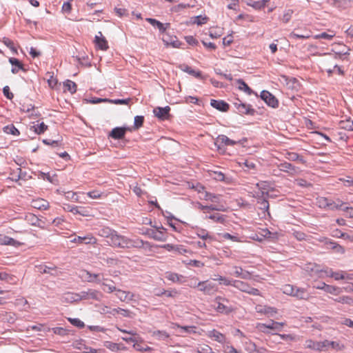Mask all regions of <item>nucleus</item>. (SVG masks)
<instances>
[{"instance_id":"nucleus-2","label":"nucleus","mask_w":353,"mask_h":353,"mask_svg":"<svg viewBox=\"0 0 353 353\" xmlns=\"http://www.w3.org/2000/svg\"><path fill=\"white\" fill-rule=\"evenodd\" d=\"M262 183H257L256 185L259 189V191L256 192L253 196L256 199V205L258 208L263 213L267 212L270 215L269 207L270 204L268 202L269 194L268 192H264L265 188L262 186Z\"/></svg>"},{"instance_id":"nucleus-45","label":"nucleus","mask_w":353,"mask_h":353,"mask_svg":"<svg viewBox=\"0 0 353 353\" xmlns=\"http://www.w3.org/2000/svg\"><path fill=\"white\" fill-rule=\"evenodd\" d=\"M153 336L156 337L158 340H166L170 337V335L165 331L157 330L153 332Z\"/></svg>"},{"instance_id":"nucleus-6","label":"nucleus","mask_w":353,"mask_h":353,"mask_svg":"<svg viewBox=\"0 0 353 353\" xmlns=\"http://www.w3.org/2000/svg\"><path fill=\"white\" fill-rule=\"evenodd\" d=\"M81 300H96L101 301L103 296V294L94 289H89L88 291H82L80 292Z\"/></svg>"},{"instance_id":"nucleus-27","label":"nucleus","mask_w":353,"mask_h":353,"mask_svg":"<svg viewBox=\"0 0 353 353\" xmlns=\"http://www.w3.org/2000/svg\"><path fill=\"white\" fill-rule=\"evenodd\" d=\"M64 210L65 211L72 212L74 214H79L83 216H87L88 215L87 211L84 210L81 207L74 206L68 204L65 205V207H64Z\"/></svg>"},{"instance_id":"nucleus-57","label":"nucleus","mask_w":353,"mask_h":353,"mask_svg":"<svg viewBox=\"0 0 353 353\" xmlns=\"http://www.w3.org/2000/svg\"><path fill=\"white\" fill-rule=\"evenodd\" d=\"M176 326L181 330L183 332L187 333H196V327L195 326H181L179 325H176Z\"/></svg>"},{"instance_id":"nucleus-44","label":"nucleus","mask_w":353,"mask_h":353,"mask_svg":"<svg viewBox=\"0 0 353 353\" xmlns=\"http://www.w3.org/2000/svg\"><path fill=\"white\" fill-rule=\"evenodd\" d=\"M99 312L102 314H110L112 316H115L117 310L116 308L111 309L108 306L101 305L99 307Z\"/></svg>"},{"instance_id":"nucleus-59","label":"nucleus","mask_w":353,"mask_h":353,"mask_svg":"<svg viewBox=\"0 0 353 353\" xmlns=\"http://www.w3.org/2000/svg\"><path fill=\"white\" fill-rule=\"evenodd\" d=\"M247 4L256 10H261L263 8V3L260 2V1H256L250 0L249 2L247 3Z\"/></svg>"},{"instance_id":"nucleus-15","label":"nucleus","mask_w":353,"mask_h":353,"mask_svg":"<svg viewBox=\"0 0 353 353\" xmlns=\"http://www.w3.org/2000/svg\"><path fill=\"white\" fill-rule=\"evenodd\" d=\"M70 241L79 244H94L97 240L92 234H88L84 236H75Z\"/></svg>"},{"instance_id":"nucleus-39","label":"nucleus","mask_w":353,"mask_h":353,"mask_svg":"<svg viewBox=\"0 0 353 353\" xmlns=\"http://www.w3.org/2000/svg\"><path fill=\"white\" fill-rule=\"evenodd\" d=\"M334 301L337 303L353 305V298L350 296H339L338 298L334 299Z\"/></svg>"},{"instance_id":"nucleus-13","label":"nucleus","mask_w":353,"mask_h":353,"mask_svg":"<svg viewBox=\"0 0 353 353\" xmlns=\"http://www.w3.org/2000/svg\"><path fill=\"white\" fill-rule=\"evenodd\" d=\"M326 344H328L327 340H325L323 341H314L312 340H307L305 341V347L307 348L316 351H322L325 350Z\"/></svg>"},{"instance_id":"nucleus-25","label":"nucleus","mask_w":353,"mask_h":353,"mask_svg":"<svg viewBox=\"0 0 353 353\" xmlns=\"http://www.w3.org/2000/svg\"><path fill=\"white\" fill-rule=\"evenodd\" d=\"M81 300L80 292H66L63 296V301L65 303H74L78 302Z\"/></svg>"},{"instance_id":"nucleus-56","label":"nucleus","mask_w":353,"mask_h":353,"mask_svg":"<svg viewBox=\"0 0 353 353\" xmlns=\"http://www.w3.org/2000/svg\"><path fill=\"white\" fill-rule=\"evenodd\" d=\"M116 310H117L116 314H120L123 316H125V317H129V318L132 317V312L128 310H125V309L118 307V308H116Z\"/></svg>"},{"instance_id":"nucleus-20","label":"nucleus","mask_w":353,"mask_h":353,"mask_svg":"<svg viewBox=\"0 0 353 353\" xmlns=\"http://www.w3.org/2000/svg\"><path fill=\"white\" fill-rule=\"evenodd\" d=\"M103 282L101 281L102 290L107 293H112L117 290V288L114 285V282L108 279H102Z\"/></svg>"},{"instance_id":"nucleus-32","label":"nucleus","mask_w":353,"mask_h":353,"mask_svg":"<svg viewBox=\"0 0 353 353\" xmlns=\"http://www.w3.org/2000/svg\"><path fill=\"white\" fill-rule=\"evenodd\" d=\"M208 336L210 338H213L215 341L219 343H224L225 340V336L216 330H213L209 332Z\"/></svg>"},{"instance_id":"nucleus-37","label":"nucleus","mask_w":353,"mask_h":353,"mask_svg":"<svg viewBox=\"0 0 353 353\" xmlns=\"http://www.w3.org/2000/svg\"><path fill=\"white\" fill-rule=\"evenodd\" d=\"M37 268L38 270V272H40L41 274H50L52 275H55L54 273H51L50 271L51 270L55 271L57 269V267L55 265L48 266V265H40L39 266H37Z\"/></svg>"},{"instance_id":"nucleus-49","label":"nucleus","mask_w":353,"mask_h":353,"mask_svg":"<svg viewBox=\"0 0 353 353\" xmlns=\"http://www.w3.org/2000/svg\"><path fill=\"white\" fill-rule=\"evenodd\" d=\"M199 208L203 210L204 212H209L210 210H222L221 208H217V206L215 205H203L201 203H199Z\"/></svg>"},{"instance_id":"nucleus-50","label":"nucleus","mask_w":353,"mask_h":353,"mask_svg":"<svg viewBox=\"0 0 353 353\" xmlns=\"http://www.w3.org/2000/svg\"><path fill=\"white\" fill-rule=\"evenodd\" d=\"M33 128H34V132L37 134H41L43 133L46 130H47L48 125H46L43 122H42L39 124L34 125Z\"/></svg>"},{"instance_id":"nucleus-30","label":"nucleus","mask_w":353,"mask_h":353,"mask_svg":"<svg viewBox=\"0 0 353 353\" xmlns=\"http://www.w3.org/2000/svg\"><path fill=\"white\" fill-rule=\"evenodd\" d=\"M285 158L291 161H299L301 163H305V160L304 158L296 152H287L285 154Z\"/></svg>"},{"instance_id":"nucleus-60","label":"nucleus","mask_w":353,"mask_h":353,"mask_svg":"<svg viewBox=\"0 0 353 353\" xmlns=\"http://www.w3.org/2000/svg\"><path fill=\"white\" fill-rule=\"evenodd\" d=\"M52 330L54 334L57 335L65 336L67 334V330L63 327H53Z\"/></svg>"},{"instance_id":"nucleus-10","label":"nucleus","mask_w":353,"mask_h":353,"mask_svg":"<svg viewBox=\"0 0 353 353\" xmlns=\"http://www.w3.org/2000/svg\"><path fill=\"white\" fill-rule=\"evenodd\" d=\"M241 141H234L229 139L227 136L224 134L219 135L214 142L215 146L217 148L218 150H221V145L223 144L225 145H234L237 143H241Z\"/></svg>"},{"instance_id":"nucleus-5","label":"nucleus","mask_w":353,"mask_h":353,"mask_svg":"<svg viewBox=\"0 0 353 353\" xmlns=\"http://www.w3.org/2000/svg\"><path fill=\"white\" fill-rule=\"evenodd\" d=\"M308 271L317 274L320 278H324L325 276H332V270L329 268H321L320 265L317 264H309L307 268Z\"/></svg>"},{"instance_id":"nucleus-21","label":"nucleus","mask_w":353,"mask_h":353,"mask_svg":"<svg viewBox=\"0 0 353 353\" xmlns=\"http://www.w3.org/2000/svg\"><path fill=\"white\" fill-rule=\"evenodd\" d=\"M147 234L152 239L159 241H165L166 240V236L164 232L161 230H148Z\"/></svg>"},{"instance_id":"nucleus-34","label":"nucleus","mask_w":353,"mask_h":353,"mask_svg":"<svg viewBox=\"0 0 353 353\" xmlns=\"http://www.w3.org/2000/svg\"><path fill=\"white\" fill-rule=\"evenodd\" d=\"M238 88L244 91L248 94L250 95L254 93V91L248 85V84L241 79L236 80Z\"/></svg>"},{"instance_id":"nucleus-24","label":"nucleus","mask_w":353,"mask_h":353,"mask_svg":"<svg viewBox=\"0 0 353 353\" xmlns=\"http://www.w3.org/2000/svg\"><path fill=\"white\" fill-rule=\"evenodd\" d=\"M146 21H148L154 27H157L161 33H164L166 29L170 26V24L168 23L163 24L158 20L152 18H147Z\"/></svg>"},{"instance_id":"nucleus-36","label":"nucleus","mask_w":353,"mask_h":353,"mask_svg":"<svg viewBox=\"0 0 353 353\" xmlns=\"http://www.w3.org/2000/svg\"><path fill=\"white\" fill-rule=\"evenodd\" d=\"M181 70L187 72L188 74L192 75L196 78H201V72L200 71H195L191 67L188 65H182L180 67Z\"/></svg>"},{"instance_id":"nucleus-26","label":"nucleus","mask_w":353,"mask_h":353,"mask_svg":"<svg viewBox=\"0 0 353 353\" xmlns=\"http://www.w3.org/2000/svg\"><path fill=\"white\" fill-rule=\"evenodd\" d=\"M278 168L281 171L287 172L290 174H293L296 172V168L294 165L285 161L278 165Z\"/></svg>"},{"instance_id":"nucleus-18","label":"nucleus","mask_w":353,"mask_h":353,"mask_svg":"<svg viewBox=\"0 0 353 353\" xmlns=\"http://www.w3.org/2000/svg\"><path fill=\"white\" fill-rule=\"evenodd\" d=\"M116 232L117 231L109 227H103L99 230L98 234L101 237L108 239V241H111Z\"/></svg>"},{"instance_id":"nucleus-28","label":"nucleus","mask_w":353,"mask_h":353,"mask_svg":"<svg viewBox=\"0 0 353 353\" xmlns=\"http://www.w3.org/2000/svg\"><path fill=\"white\" fill-rule=\"evenodd\" d=\"M9 62L14 67H12L11 69V72L13 74H17L19 72V70H22L26 71L23 68V63L17 58L11 57L9 59Z\"/></svg>"},{"instance_id":"nucleus-62","label":"nucleus","mask_w":353,"mask_h":353,"mask_svg":"<svg viewBox=\"0 0 353 353\" xmlns=\"http://www.w3.org/2000/svg\"><path fill=\"white\" fill-rule=\"evenodd\" d=\"M198 353H210L212 352V348L208 345H200L197 347Z\"/></svg>"},{"instance_id":"nucleus-46","label":"nucleus","mask_w":353,"mask_h":353,"mask_svg":"<svg viewBox=\"0 0 353 353\" xmlns=\"http://www.w3.org/2000/svg\"><path fill=\"white\" fill-rule=\"evenodd\" d=\"M34 207L39 210H47L49 208V203L43 199L35 201Z\"/></svg>"},{"instance_id":"nucleus-53","label":"nucleus","mask_w":353,"mask_h":353,"mask_svg":"<svg viewBox=\"0 0 353 353\" xmlns=\"http://www.w3.org/2000/svg\"><path fill=\"white\" fill-rule=\"evenodd\" d=\"M294 288L295 286L288 284L283 286L282 290L284 294L293 296L294 294Z\"/></svg>"},{"instance_id":"nucleus-35","label":"nucleus","mask_w":353,"mask_h":353,"mask_svg":"<svg viewBox=\"0 0 353 353\" xmlns=\"http://www.w3.org/2000/svg\"><path fill=\"white\" fill-rule=\"evenodd\" d=\"M292 296H295L299 299H307L309 298V294L304 288L295 287L294 294Z\"/></svg>"},{"instance_id":"nucleus-43","label":"nucleus","mask_w":353,"mask_h":353,"mask_svg":"<svg viewBox=\"0 0 353 353\" xmlns=\"http://www.w3.org/2000/svg\"><path fill=\"white\" fill-rule=\"evenodd\" d=\"M3 132L8 134H12L14 136L19 134V131L13 124L8 125L3 127Z\"/></svg>"},{"instance_id":"nucleus-12","label":"nucleus","mask_w":353,"mask_h":353,"mask_svg":"<svg viewBox=\"0 0 353 353\" xmlns=\"http://www.w3.org/2000/svg\"><path fill=\"white\" fill-rule=\"evenodd\" d=\"M132 128L129 127H117L112 130L109 134V137L114 139H121L124 138L127 131H132Z\"/></svg>"},{"instance_id":"nucleus-29","label":"nucleus","mask_w":353,"mask_h":353,"mask_svg":"<svg viewBox=\"0 0 353 353\" xmlns=\"http://www.w3.org/2000/svg\"><path fill=\"white\" fill-rule=\"evenodd\" d=\"M115 292H117L116 296L121 301H132L134 299V294L130 292L123 291L120 289H117Z\"/></svg>"},{"instance_id":"nucleus-64","label":"nucleus","mask_w":353,"mask_h":353,"mask_svg":"<svg viewBox=\"0 0 353 353\" xmlns=\"http://www.w3.org/2000/svg\"><path fill=\"white\" fill-rule=\"evenodd\" d=\"M341 128H345L348 130H353V121L350 120H347L345 122L342 121L341 123Z\"/></svg>"},{"instance_id":"nucleus-63","label":"nucleus","mask_w":353,"mask_h":353,"mask_svg":"<svg viewBox=\"0 0 353 353\" xmlns=\"http://www.w3.org/2000/svg\"><path fill=\"white\" fill-rule=\"evenodd\" d=\"M205 199L211 201L212 202H217L219 196L214 194L206 192L205 194Z\"/></svg>"},{"instance_id":"nucleus-51","label":"nucleus","mask_w":353,"mask_h":353,"mask_svg":"<svg viewBox=\"0 0 353 353\" xmlns=\"http://www.w3.org/2000/svg\"><path fill=\"white\" fill-rule=\"evenodd\" d=\"M293 13L294 11L291 9L285 10L283 14V17H281L282 21L285 23H288L290 21Z\"/></svg>"},{"instance_id":"nucleus-47","label":"nucleus","mask_w":353,"mask_h":353,"mask_svg":"<svg viewBox=\"0 0 353 353\" xmlns=\"http://www.w3.org/2000/svg\"><path fill=\"white\" fill-rule=\"evenodd\" d=\"M213 280L219 281L220 284H223L225 285L232 286V282H234V280L229 279L226 277L222 276H217L216 278H214Z\"/></svg>"},{"instance_id":"nucleus-7","label":"nucleus","mask_w":353,"mask_h":353,"mask_svg":"<svg viewBox=\"0 0 353 353\" xmlns=\"http://www.w3.org/2000/svg\"><path fill=\"white\" fill-rule=\"evenodd\" d=\"M283 325L284 323H279L274 321H270V322L268 323H259L257 328L263 332H266L267 329L275 331H281Z\"/></svg>"},{"instance_id":"nucleus-11","label":"nucleus","mask_w":353,"mask_h":353,"mask_svg":"<svg viewBox=\"0 0 353 353\" xmlns=\"http://www.w3.org/2000/svg\"><path fill=\"white\" fill-rule=\"evenodd\" d=\"M235 108L238 110L239 114L254 115L255 113L254 109L252 108L251 105L244 103L240 100L234 103Z\"/></svg>"},{"instance_id":"nucleus-23","label":"nucleus","mask_w":353,"mask_h":353,"mask_svg":"<svg viewBox=\"0 0 353 353\" xmlns=\"http://www.w3.org/2000/svg\"><path fill=\"white\" fill-rule=\"evenodd\" d=\"M0 245H12L14 247H17L21 245V243L17 240L6 236L5 234H0Z\"/></svg>"},{"instance_id":"nucleus-1","label":"nucleus","mask_w":353,"mask_h":353,"mask_svg":"<svg viewBox=\"0 0 353 353\" xmlns=\"http://www.w3.org/2000/svg\"><path fill=\"white\" fill-rule=\"evenodd\" d=\"M108 244L113 248H141L144 245H149L147 241L137 238L134 239H129L127 236L120 235L117 232L111 241H108Z\"/></svg>"},{"instance_id":"nucleus-4","label":"nucleus","mask_w":353,"mask_h":353,"mask_svg":"<svg viewBox=\"0 0 353 353\" xmlns=\"http://www.w3.org/2000/svg\"><path fill=\"white\" fill-rule=\"evenodd\" d=\"M232 286L241 292H246L249 294L254 296H259L260 292L258 289L251 287L248 283L239 281L234 280L232 282Z\"/></svg>"},{"instance_id":"nucleus-19","label":"nucleus","mask_w":353,"mask_h":353,"mask_svg":"<svg viewBox=\"0 0 353 353\" xmlns=\"http://www.w3.org/2000/svg\"><path fill=\"white\" fill-rule=\"evenodd\" d=\"M351 2L352 0H328L330 5L340 10H345L350 7Z\"/></svg>"},{"instance_id":"nucleus-41","label":"nucleus","mask_w":353,"mask_h":353,"mask_svg":"<svg viewBox=\"0 0 353 353\" xmlns=\"http://www.w3.org/2000/svg\"><path fill=\"white\" fill-rule=\"evenodd\" d=\"M63 86L66 88L68 91H69L71 94H74L77 92V84L71 81V80H66L63 83Z\"/></svg>"},{"instance_id":"nucleus-48","label":"nucleus","mask_w":353,"mask_h":353,"mask_svg":"<svg viewBox=\"0 0 353 353\" xmlns=\"http://www.w3.org/2000/svg\"><path fill=\"white\" fill-rule=\"evenodd\" d=\"M143 122H144V117L143 116H136L134 117V125H133L132 128L134 130H138L143 125Z\"/></svg>"},{"instance_id":"nucleus-31","label":"nucleus","mask_w":353,"mask_h":353,"mask_svg":"<svg viewBox=\"0 0 353 353\" xmlns=\"http://www.w3.org/2000/svg\"><path fill=\"white\" fill-rule=\"evenodd\" d=\"M196 233L199 238L208 241V242H211L214 240V237L210 235L208 232L205 229L197 228Z\"/></svg>"},{"instance_id":"nucleus-52","label":"nucleus","mask_w":353,"mask_h":353,"mask_svg":"<svg viewBox=\"0 0 353 353\" xmlns=\"http://www.w3.org/2000/svg\"><path fill=\"white\" fill-rule=\"evenodd\" d=\"M292 235L298 241H303L307 239V235L301 231L293 230Z\"/></svg>"},{"instance_id":"nucleus-17","label":"nucleus","mask_w":353,"mask_h":353,"mask_svg":"<svg viewBox=\"0 0 353 353\" xmlns=\"http://www.w3.org/2000/svg\"><path fill=\"white\" fill-rule=\"evenodd\" d=\"M98 34L99 35H96L94 38L96 46L100 50H106L108 48L107 40L103 36L101 32H99Z\"/></svg>"},{"instance_id":"nucleus-55","label":"nucleus","mask_w":353,"mask_h":353,"mask_svg":"<svg viewBox=\"0 0 353 353\" xmlns=\"http://www.w3.org/2000/svg\"><path fill=\"white\" fill-rule=\"evenodd\" d=\"M130 100V98L125 99H109L108 103L117 105H128Z\"/></svg>"},{"instance_id":"nucleus-54","label":"nucleus","mask_w":353,"mask_h":353,"mask_svg":"<svg viewBox=\"0 0 353 353\" xmlns=\"http://www.w3.org/2000/svg\"><path fill=\"white\" fill-rule=\"evenodd\" d=\"M46 75L49 76V79H48V85L51 88H54L57 84V79L54 78L52 72H48Z\"/></svg>"},{"instance_id":"nucleus-16","label":"nucleus","mask_w":353,"mask_h":353,"mask_svg":"<svg viewBox=\"0 0 353 353\" xmlns=\"http://www.w3.org/2000/svg\"><path fill=\"white\" fill-rule=\"evenodd\" d=\"M81 276L85 279L88 282L101 283V281L100 274H92L87 270L81 271Z\"/></svg>"},{"instance_id":"nucleus-40","label":"nucleus","mask_w":353,"mask_h":353,"mask_svg":"<svg viewBox=\"0 0 353 353\" xmlns=\"http://www.w3.org/2000/svg\"><path fill=\"white\" fill-rule=\"evenodd\" d=\"M325 244L330 245L332 249L334 250L338 253L343 254L345 252L344 248L334 241L331 240L326 241Z\"/></svg>"},{"instance_id":"nucleus-14","label":"nucleus","mask_w":353,"mask_h":353,"mask_svg":"<svg viewBox=\"0 0 353 353\" xmlns=\"http://www.w3.org/2000/svg\"><path fill=\"white\" fill-rule=\"evenodd\" d=\"M170 108L167 105L164 108L157 107L154 108L153 113L156 117L160 120L168 119L170 117Z\"/></svg>"},{"instance_id":"nucleus-38","label":"nucleus","mask_w":353,"mask_h":353,"mask_svg":"<svg viewBox=\"0 0 353 353\" xmlns=\"http://www.w3.org/2000/svg\"><path fill=\"white\" fill-rule=\"evenodd\" d=\"M205 219H209L213 220L214 222L223 223L225 221V216L219 213H215L209 216H205Z\"/></svg>"},{"instance_id":"nucleus-8","label":"nucleus","mask_w":353,"mask_h":353,"mask_svg":"<svg viewBox=\"0 0 353 353\" xmlns=\"http://www.w3.org/2000/svg\"><path fill=\"white\" fill-rule=\"evenodd\" d=\"M260 97L263 100L266 104L273 108H276L279 105L277 99L269 91L263 90L261 92Z\"/></svg>"},{"instance_id":"nucleus-9","label":"nucleus","mask_w":353,"mask_h":353,"mask_svg":"<svg viewBox=\"0 0 353 353\" xmlns=\"http://www.w3.org/2000/svg\"><path fill=\"white\" fill-rule=\"evenodd\" d=\"M198 287L201 292L205 294H211L216 291V288L214 283L208 282V281H200L197 285H194V288Z\"/></svg>"},{"instance_id":"nucleus-3","label":"nucleus","mask_w":353,"mask_h":353,"mask_svg":"<svg viewBox=\"0 0 353 353\" xmlns=\"http://www.w3.org/2000/svg\"><path fill=\"white\" fill-rule=\"evenodd\" d=\"M215 310L221 314H229L234 310L233 305L229 299L218 296L214 300Z\"/></svg>"},{"instance_id":"nucleus-61","label":"nucleus","mask_w":353,"mask_h":353,"mask_svg":"<svg viewBox=\"0 0 353 353\" xmlns=\"http://www.w3.org/2000/svg\"><path fill=\"white\" fill-rule=\"evenodd\" d=\"M70 322L79 328H83L85 326L84 323L79 319H69Z\"/></svg>"},{"instance_id":"nucleus-58","label":"nucleus","mask_w":353,"mask_h":353,"mask_svg":"<svg viewBox=\"0 0 353 353\" xmlns=\"http://www.w3.org/2000/svg\"><path fill=\"white\" fill-rule=\"evenodd\" d=\"M104 345L112 351H117L119 350V344L111 341H105Z\"/></svg>"},{"instance_id":"nucleus-22","label":"nucleus","mask_w":353,"mask_h":353,"mask_svg":"<svg viewBox=\"0 0 353 353\" xmlns=\"http://www.w3.org/2000/svg\"><path fill=\"white\" fill-rule=\"evenodd\" d=\"M210 105L221 112H227L229 110V104L222 100L211 99Z\"/></svg>"},{"instance_id":"nucleus-33","label":"nucleus","mask_w":353,"mask_h":353,"mask_svg":"<svg viewBox=\"0 0 353 353\" xmlns=\"http://www.w3.org/2000/svg\"><path fill=\"white\" fill-rule=\"evenodd\" d=\"M323 290L327 293L338 295L341 293V290L339 287L327 285L325 283H323Z\"/></svg>"},{"instance_id":"nucleus-42","label":"nucleus","mask_w":353,"mask_h":353,"mask_svg":"<svg viewBox=\"0 0 353 353\" xmlns=\"http://www.w3.org/2000/svg\"><path fill=\"white\" fill-rule=\"evenodd\" d=\"M165 277L172 282L181 283V279L183 278V276L174 272H167Z\"/></svg>"}]
</instances>
